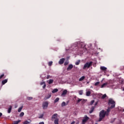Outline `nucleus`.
<instances>
[{"instance_id":"obj_1","label":"nucleus","mask_w":124,"mask_h":124,"mask_svg":"<svg viewBox=\"0 0 124 124\" xmlns=\"http://www.w3.org/2000/svg\"><path fill=\"white\" fill-rule=\"evenodd\" d=\"M106 115V111H105L104 110H102L99 113V119L98 120V122H101L102 121V119H104L105 118V116Z\"/></svg>"},{"instance_id":"obj_2","label":"nucleus","mask_w":124,"mask_h":124,"mask_svg":"<svg viewBox=\"0 0 124 124\" xmlns=\"http://www.w3.org/2000/svg\"><path fill=\"white\" fill-rule=\"evenodd\" d=\"M108 104L109 106L111 105L110 106L111 109H113V108H115V101L113 100V99H109L108 100Z\"/></svg>"},{"instance_id":"obj_3","label":"nucleus","mask_w":124,"mask_h":124,"mask_svg":"<svg viewBox=\"0 0 124 124\" xmlns=\"http://www.w3.org/2000/svg\"><path fill=\"white\" fill-rule=\"evenodd\" d=\"M92 65H93V62H86L83 68V69H86V68H89V67H91V66H92Z\"/></svg>"},{"instance_id":"obj_4","label":"nucleus","mask_w":124,"mask_h":124,"mask_svg":"<svg viewBox=\"0 0 124 124\" xmlns=\"http://www.w3.org/2000/svg\"><path fill=\"white\" fill-rule=\"evenodd\" d=\"M48 105H49V103L48 101L44 102L42 103L43 109H45L48 108Z\"/></svg>"},{"instance_id":"obj_5","label":"nucleus","mask_w":124,"mask_h":124,"mask_svg":"<svg viewBox=\"0 0 124 124\" xmlns=\"http://www.w3.org/2000/svg\"><path fill=\"white\" fill-rule=\"evenodd\" d=\"M89 119H90V118H89L88 116L85 115L82 120V124H86V123L89 121Z\"/></svg>"},{"instance_id":"obj_6","label":"nucleus","mask_w":124,"mask_h":124,"mask_svg":"<svg viewBox=\"0 0 124 124\" xmlns=\"http://www.w3.org/2000/svg\"><path fill=\"white\" fill-rule=\"evenodd\" d=\"M75 100H76V101H77V104L80 103V102H81V101L82 102H84V101H85V100H84L83 99H80L79 98H77V97H76V96L75 97Z\"/></svg>"},{"instance_id":"obj_7","label":"nucleus","mask_w":124,"mask_h":124,"mask_svg":"<svg viewBox=\"0 0 124 124\" xmlns=\"http://www.w3.org/2000/svg\"><path fill=\"white\" fill-rule=\"evenodd\" d=\"M57 120L58 119V114L55 113L52 115L51 121H54V120Z\"/></svg>"},{"instance_id":"obj_8","label":"nucleus","mask_w":124,"mask_h":124,"mask_svg":"<svg viewBox=\"0 0 124 124\" xmlns=\"http://www.w3.org/2000/svg\"><path fill=\"white\" fill-rule=\"evenodd\" d=\"M67 93V90H64L62 93L61 94V96L64 97L65 96V95H66Z\"/></svg>"},{"instance_id":"obj_9","label":"nucleus","mask_w":124,"mask_h":124,"mask_svg":"<svg viewBox=\"0 0 124 124\" xmlns=\"http://www.w3.org/2000/svg\"><path fill=\"white\" fill-rule=\"evenodd\" d=\"M72 68H73V65H72V64H70L68 65V67L67 68V71L71 70Z\"/></svg>"},{"instance_id":"obj_10","label":"nucleus","mask_w":124,"mask_h":124,"mask_svg":"<svg viewBox=\"0 0 124 124\" xmlns=\"http://www.w3.org/2000/svg\"><path fill=\"white\" fill-rule=\"evenodd\" d=\"M64 61H65V59H64V58H62V59H60L59 62V64H63V62H64Z\"/></svg>"},{"instance_id":"obj_11","label":"nucleus","mask_w":124,"mask_h":124,"mask_svg":"<svg viewBox=\"0 0 124 124\" xmlns=\"http://www.w3.org/2000/svg\"><path fill=\"white\" fill-rule=\"evenodd\" d=\"M95 108V107H93V106L92 107L89 111V113L92 114V113L93 112V110H94Z\"/></svg>"},{"instance_id":"obj_12","label":"nucleus","mask_w":124,"mask_h":124,"mask_svg":"<svg viewBox=\"0 0 124 124\" xmlns=\"http://www.w3.org/2000/svg\"><path fill=\"white\" fill-rule=\"evenodd\" d=\"M100 69L101 70H102V71H106L107 70V68L105 66H101Z\"/></svg>"},{"instance_id":"obj_13","label":"nucleus","mask_w":124,"mask_h":124,"mask_svg":"<svg viewBox=\"0 0 124 124\" xmlns=\"http://www.w3.org/2000/svg\"><path fill=\"white\" fill-rule=\"evenodd\" d=\"M51 94H48L47 96H46L44 98L45 100H46V99H49L50 97H51Z\"/></svg>"},{"instance_id":"obj_14","label":"nucleus","mask_w":124,"mask_h":124,"mask_svg":"<svg viewBox=\"0 0 124 124\" xmlns=\"http://www.w3.org/2000/svg\"><path fill=\"white\" fill-rule=\"evenodd\" d=\"M8 79H6L2 81L1 84L2 85H4L5 84H6V82H7Z\"/></svg>"},{"instance_id":"obj_15","label":"nucleus","mask_w":124,"mask_h":124,"mask_svg":"<svg viewBox=\"0 0 124 124\" xmlns=\"http://www.w3.org/2000/svg\"><path fill=\"white\" fill-rule=\"evenodd\" d=\"M11 110H12V106H10L9 108L8 109V113H11Z\"/></svg>"},{"instance_id":"obj_16","label":"nucleus","mask_w":124,"mask_h":124,"mask_svg":"<svg viewBox=\"0 0 124 124\" xmlns=\"http://www.w3.org/2000/svg\"><path fill=\"white\" fill-rule=\"evenodd\" d=\"M85 78H86V77L83 76L81 77L79 79V81H83V80L85 79Z\"/></svg>"},{"instance_id":"obj_17","label":"nucleus","mask_w":124,"mask_h":124,"mask_svg":"<svg viewBox=\"0 0 124 124\" xmlns=\"http://www.w3.org/2000/svg\"><path fill=\"white\" fill-rule=\"evenodd\" d=\"M107 85H108V82H106L101 85V88H103L105 86H107Z\"/></svg>"},{"instance_id":"obj_18","label":"nucleus","mask_w":124,"mask_h":124,"mask_svg":"<svg viewBox=\"0 0 124 124\" xmlns=\"http://www.w3.org/2000/svg\"><path fill=\"white\" fill-rule=\"evenodd\" d=\"M58 91L59 90H58V89H55L52 91V93H58Z\"/></svg>"},{"instance_id":"obj_19","label":"nucleus","mask_w":124,"mask_h":124,"mask_svg":"<svg viewBox=\"0 0 124 124\" xmlns=\"http://www.w3.org/2000/svg\"><path fill=\"white\" fill-rule=\"evenodd\" d=\"M19 123H21V120H18L16 121H14L13 123V124H18Z\"/></svg>"},{"instance_id":"obj_20","label":"nucleus","mask_w":124,"mask_h":124,"mask_svg":"<svg viewBox=\"0 0 124 124\" xmlns=\"http://www.w3.org/2000/svg\"><path fill=\"white\" fill-rule=\"evenodd\" d=\"M53 82H54V80H53V79H49L48 82V83L49 85H51V84H53Z\"/></svg>"},{"instance_id":"obj_21","label":"nucleus","mask_w":124,"mask_h":124,"mask_svg":"<svg viewBox=\"0 0 124 124\" xmlns=\"http://www.w3.org/2000/svg\"><path fill=\"white\" fill-rule=\"evenodd\" d=\"M54 124H59V119H56L54 121Z\"/></svg>"},{"instance_id":"obj_22","label":"nucleus","mask_w":124,"mask_h":124,"mask_svg":"<svg viewBox=\"0 0 124 124\" xmlns=\"http://www.w3.org/2000/svg\"><path fill=\"white\" fill-rule=\"evenodd\" d=\"M91 91H88L86 92V96H90V95H91Z\"/></svg>"},{"instance_id":"obj_23","label":"nucleus","mask_w":124,"mask_h":124,"mask_svg":"<svg viewBox=\"0 0 124 124\" xmlns=\"http://www.w3.org/2000/svg\"><path fill=\"white\" fill-rule=\"evenodd\" d=\"M66 105V103H65V102H62L61 104L62 107H63L65 106Z\"/></svg>"},{"instance_id":"obj_24","label":"nucleus","mask_w":124,"mask_h":124,"mask_svg":"<svg viewBox=\"0 0 124 124\" xmlns=\"http://www.w3.org/2000/svg\"><path fill=\"white\" fill-rule=\"evenodd\" d=\"M115 120H116V118L111 119V120L110 122V124H113V123H114Z\"/></svg>"},{"instance_id":"obj_25","label":"nucleus","mask_w":124,"mask_h":124,"mask_svg":"<svg viewBox=\"0 0 124 124\" xmlns=\"http://www.w3.org/2000/svg\"><path fill=\"white\" fill-rule=\"evenodd\" d=\"M59 100H60V98H58V97L56 98L54 100V103H57V102H58Z\"/></svg>"},{"instance_id":"obj_26","label":"nucleus","mask_w":124,"mask_h":124,"mask_svg":"<svg viewBox=\"0 0 124 124\" xmlns=\"http://www.w3.org/2000/svg\"><path fill=\"white\" fill-rule=\"evenodd\" d=\"M80 60H78V62H76L75 63V65H79V64H80Z\"/></svg>"},{"instance_id":"obj_27","label":"nucleus","mask_w":124,"mask_h":124,"mask_svg":"<svg viewBox=\"0 0 124 124\" xmlns=\"http://www.w3.org/2000/svg\"><path fill=\"white\" fill-rule=\"evenodd\" d=\"M22 109H23V106L19 108L18 109V112H21V111H22Z\"/></svg>"},{"instance_id":"obj_28","label":"nucleus","mask_w":124,"mask_h":124,"mask_svg":"<svg viewBox=\"0 0 124 124\" xmlns=\"http://www.w3.org/2000/svg\"><path fill=\"white\" fill-rule=\"evenodd\" d=\"M52 64H53V62L50 61V62H48V65H49V66H52Z\"/></svg>"},{"instance_id":"obj_29","label":"nucleus","mask_w":124,"mask_h":124,"mask_svg":"<svg viewBox=\"0 0 124 124\" xmlns=\"http://www.w3.org/2000/svg\"><path fill=\"white\" fill-rule=\"evenodd\" d=\"M106 96H107V95H106V94H105L103 95V96L101 97V99H104V98H106Z\"/></svg>"},{"instance_id":"obj_30","label":"nucleus","mask_w":124,"mask_h":124,"mask_svg":"<svg viewBox=\"0 0 124 124\" xmlns=\"http://www.w3.org/2000/svg\"><path fill=\"white\" fill-rule=\"evenodd\" d=\"M78 93L80 95H82V94H83V90L79 91Z\"/></svg>"},{"instance_id":"obj_31","label":"nucleus","mask_w":124,"mask_h":124,"mask_svg":"<svg viewBox=\"0 0 124 124\" xmlns=\"http://www.w3.org/2000/svg\"><path fill=\"white\" fill-rule=\"evenodd\" d=\"M99 84H100V82L99 81L98 82H96L95 84H94V86H95L96 87V86H98V85H99Z\"/></svg>"},{"instance_id":"obj_32","label":"nucleus","mask_w":124,"mask_h":124,"mask_svg":"<svg viewBox=\"0 0 124 124\" xmlns=\"http://www.w3.org/2000/svg\"><path fill=\"white\" fill-rule=\"evenodd\" d=\"M24 112H21V113L20 114L19 117H23V116H24Z\"/></svg>"},{"instance_id":"obj_33","label":"nucleus","mask_w":124,"mask_h":124,"mask_svg":"<svg viewBox=\"0 0 124 124\" xmlns=\"http://www.w3.org/2000/svg\"><path fill=\"white\" fill-rule=\"evenodd\" d=\"M33 98L32 97H27L28 100H32Z\"/></svg>"},{"instance_id":"obj_34","label":"nucleus","mask_w":124,"mask_h":124,"mask_svg":"<svg viewBox=\"0 0 124 124\" xmlns=\"http://www.w3.org/2000/svg\"><path fill=\"white\" fill-rule=\"evenodd\" d=\"M23 124H30V122H29V121H25L24 122Z\"/></svg>"},{"instance_id":"obj_35","label":"nucleus","mask_w":124,"mask_h":124,"mask_svg":"<svg viewBox=\"0 0 124 124\" xmlns=\"http://www.w3.org/2000/svg\"><path fill=\"white\" fill-rule=\"evenodd\" d=\"M68 63H69V62L68 61H66L64 63V65H67V64H68Z\"/></svg>"},{"instance_id":"obj_36","label":"nucleus","mask_w":124,"mask_h":124,"mask_svg":"<svg viewBox=\"0 0 124 124\" xmlns=\"http://www.w3.org/2000/svg\"><path fill=\"white\" fill-rule=\"evenodd\" d=\"M93 103H94V100H92L90 102V105H93Z\"/></svg>"},{"instance_id":"obj_37","label":"nucleus","mask_w":124,"mask_h":124,"mask_svg":"<svg viewBox=\"0 0 124 124\" xmlns=\"http://www.w3.org/2000/svg\"><path fill=\"white\" fill-rule=\"evenodd\" d=\"M44 116V114H41V115H40V116L39 117V119H42V118H43V116Z\"/></svg>"},{"instance_id":"obj_38","label":"nucleus","mask_w":124,"mask_h":124,"mask_svg":"<svg viewBox=\"0 0 124 124\" xmlns=\"http://www.w3.org/2000/svg\"><path fill=\"white\" fill-rule=\"evenodd\" d=\"M4 76V74H2L1 76H0V79H1Z\"/></svg>"},{"instance_id":"obj_39","label":"nucleus","mask_w":124,"mask_h":124,"mask_svg":"<svg viewBox=\"0 0 124 124\" xmlns=\"http://www.w3.org/2000/svg\"><path fill=\"white\" fill-rule=\"evenodd\" d=\"M110 108H108L107 110V113H109V112H110Z\"/></svg>"},{"instance_id":"obj_40","label":"nucleus","mask_w":124,"mask_h":124,"mask_svg":"<svg viewBox=\"0 0 124 124\" xmlns=\"http://www.w3.org/2000/svg\"><path fill=\"white\" fill-rule=\"evenodd\" d=\"M98 104V101L96 102L94 104V106H96V105H97Z\"/></svg>"},{"instance_id":"obj_41","label":"nucleus","mask_w":124,"mask_h":124,"mask_svg":"<svg viewBox=\"0 0 124 124\" xmlns=\"http://www.w3.org/2000/svg\"><path fill=\"white\" fill-rule=\"evenodd\" d=\"M45 88H46V84L45 83V84L43 86V89H45Z\"/></svg>"},{"instance_id":"obj_42","label":"nucleus","mask_w":124,"mask_h":124,"mask_svg":"<svg viewBox=\"0 0 124 124\" xmlns=\"http://www.w3.org/2000/svg\"><path fill=\"white\" fill-rule=\"evenodd\" d=\"M50 78V75H47L46 77V79H49Z\"/></svg>"},{"instance_id":"obj_43","label":"nucleus","mask_w":124,"mask_h":124,"mask_svg":"<svg viewBox=\"0 0 124 124\" xmlns=\"http://www.w3.org/2000/svg\"><path fill=\"white\" fill-rule=\"evenodd\" d=\"M109 115V113H108L107 111L106 112V116H108Z\"/></svg>"},{"instance_id":"obj_44","label":"nucleus","mask_w":124,"mask_h":124,"mask_svg":"<svg viewBox=\"0 0 124 124\" xmlns=\"http://www.w3.org/2000/svg\"><path fill=\"white\" fill-rule=\"evenodd\" d=\"M45 84V82H41V85H44Z\"/></svg>"},{"instance_id":"obj_45","label":"nucleus","mask_w":124,"mask_h":124,"mask_svg":"<svg viewBox=\"0 0 124 124\" xmlns=\"http://www.w3.org/2000/svg\"><path fill=\"white\" fill-rule=\"evenodd\" d=\"M71 124H75V121L72 122Z\"/></svg>"},{"instance_id":"obj_46","label":"nucleus","mask_w":124,"mask_h":124,"mask_svg":"<svg viewBox=\"0 0 124 124\" xmlns=\"http://www.w3.org/2000/svg\"><path fill=\"white\" fill-rule=\"evenodd\" d=\"M2 116V113L1 112H0V117Z\"/></svg>"},{"instance_id":"obj_47","label":"nucleus","mask_w":124,"mask_h":124,"mask_svg":"<svg viewBox=\"0 0 124 124\" xmlns=\"http://www.w3.org/2000/svg\"><path fill=\"white\" fill-rule=\"evenodd\" d=\"M39 124H44V122H40Z\"/></svg>"},{"instance_id":"obj_48","label":"nucleus","mask_w":124,"mask_h":124,"mask_svg":"<svg viewBox=\"0 0 124 124\" xmlns=\"http://www.w3.org/2000/svg\"><path fill=\"white\" fill-rule=\"evenodd\" d=\"M123 90L124 91V88H123Z\"/></svg>"}]
</instances>
